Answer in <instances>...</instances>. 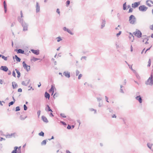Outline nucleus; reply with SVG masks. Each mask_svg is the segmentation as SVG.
<instances>
[{
  "mask_svg": "<svg viewBox=\"0 0 153 153\" xmlns=\"http://www.w3.org/2000/svg\"><path fill=\"white\" fill-rule=\"evenodd\" d=\"M145 84L146 85L152 86L153 85V74L152 73H151L150 76L148 79L145 82Z\"/></svg>",
  "mask_w": 153,
  "mask_h": 153,
  "instance_id": "nucleus-1",
  "label": "nucleus"
},
{
  "mask_svg": "<svg viewBox=\"0 0 153 153\" xmlns=\"http://www.w3.org/2000/svg\"><path fill=\"white\" fill-rule=\"evenodd\" d=\"M136 20V19L133 15H132L130 16L129 21L130 24H135Z\"/></svg>",
  "mask_w": 153,
  "mask_h": 153,
  "instance_id": "nucleus-2",
  "label": "nucleus"
},
{
  "mask_svg": "<svg viewBox=\"0 0 153 153\" xmlns=\"http://www.w3.org/2000/svg\"><path fill=\"white\" fill-rule=\"evenodd\" d=\"M133 34L138 38H140L142 37V33L139 30L137 29L135 32L133 33Z\"/></svg>",
  "mask_w": 153,
  "mask_h": 153,
  "instance_id": "nucleus-3",
  "label": "nucleus"
},
{
  "mask_svg": "<svg viewBox=\"0 0 153 153\" xmlns=\"http://www.w3.org/2000/svg\"><path fill=\"white\" fill-rule=\"evenodd\" d=\"M23 66L24 68L28 71L30 70V66L26 64L25 61L22 62Z\"/></svg>",
  "mask_w": 153,
  "mask_h": 153,
  "instance_id": "nucleus-4",
  "label": "nucleus"
},
{
  "mask_svg": "<svg viewBox=\"0 0 153 153\" xmlns=\"http://www.w3.org/2000/svg\"><path fill=\"white\" fill-rule=\"evenodd\" d=\"M21 24L23 27V31H27L28 30V25L27 23L24 22H22Z\"/></svg>",
  "mask_w": 153,
  "mask_h": 153,
  "instance_id": "nucleus-5",
  "label": "nucleus"
},
{
  "mask_svg": "<svg viewBox=\"0 0 153 153\" xmlns=\"http://www.w3.org/2000/svg\"><path fill=\"white\" fill-rule=\"evenodd\" d=\"M147 9L148 7L144 5H141L139 7V10L142 11H145Z\"/></svg>",
  "mask_w": 153,
  "mask_h": 153,
  "instance_id": "nucleus-6",
  "label": "nucleus"
},
{
  "mask_svg": "<svg viewBox=\"0 0 153 153\" xmlns=\"http://www.w3.org/2000/svg\"><path fill=\"white\" fill-rule=\"evenodd\" d=\"M135 99H136V100H138L140 103H142V99L141 96L140 95H139L138 96H137L135 97Z\"/></svg>",
  "mask_w": 153,
  "mask_h": 153,
  "instance_id": "nucleus-7",
  "label": "nucleus"
},
{
  "mask_svg": "<svg viewBox=\"0 0 153 153\" xmlns=\"http://www.w3.org/2000/svg\"><path fill=\"white\" fill-rule=\"evenodd\" d=\"M140 4V1L135 2L134 4H132V7L134 8H135L137 7Z\"/></svg>",
  "mask_w": 153,
  "mask_h": 153,
  "instance_id": "nucleus-8",
  "label": "nucleus"
},
{
  "mask_svg": "<svg viewBox=\"0 0 153 153\" xmlns=\"http://www.w3.org/2000/svg\"><path fill=\"white\" fill-rule=\"evenodd\" d=\"M0 70L3 71L5 72H7L8 71V68L5 66H1L0 68Z\"/></svg>",
  "mask_w": 153,
  "mask_h": 153,
  "instance_id": "nucleus-9",
  "label": "nucleus"
},
{
  "mask_svg": "<svg viewBox=\"0 0 153 153\" xmlns=\"http://www.w3.org/2000/svg\"><path fill=\"white\" fill-rule=\"evenodd\" d=\"M40 10V6L38 2H36V12L38 13L39 12Z\"/></svg>",
  "mask_w": 153,
  "mask_h": 153,
  "instance_id": "nucleus-10",
  "label": "nucleus"
},
{
  "mask_svg": "<svg viewBox=\"0 0 153 153\" xmlns=\"http://www.w3.org/2000/svg\"><path fill=\"white\" fill-rule=\"evenodd\" d=\"M31 51L34 54L36 55H38L39 53V50H35L34 49H31Z\"/></svg>",
  "mask_w": 153,
  "mask_h": 153,
  "instance_id": "nucleus-11",
  "label": "nucleus"
},
{
  "mask_svg": "<svg viewBox=\"0 0 153 153\" xmlns=\"http://www.w3.org/2000/svg\"><path fill=\"white\" fill-rule=\"evenodd\" d=\"M63 75L66 77L69 78L70 77V73L68 71H64L63 73Z\"/></svg>",
  "mask_w": 153,
  "mask_h": 153,
  "instance_id": "nucleus-12",
  "label": "nucleus"
},
{
  "mask_svg": "<svg viewBox=\"0 0 153 153\" xmlns=\"http://www.w3.org/2000/svg\"><path fill=\"white\" fill-rule=\"evenodd\" d=\"M15 51L17 52L18 53L24 54V51L21 49H15Z\"/></svg>",
  "mask_w": 153,
  "mask_h": 153,
  "instance_id": "nucleus-13",
  "label": "nucleus"
},
{
  "mask_svg": "<svg viewBox=\"0 0 153 153\" xmlns=\"http://www.w3.org/2000/svg\"><path fill=\"white\" fill-rule=\"evenodd\" d=\"M101 20L102 21V22L101 28V29H102L105 26V24L106 22H105V19H101Z\"/></svg>",
  "mask_w": 153,
  "mask_h": 153,
  "instance_id": "nucleus-14",
  "label": "nucleus"
},
{
  "mask_svg": "<svg viewBox=\"0 0 153 153\" xmlns=\"http://www.w3.org/2000/svg\"><path fill=\"white\" fill-rule=\"evenodd\" d=\"M3 5H4V12L5 13H6L7 11V5L6 2L5 1H4L3 2Z\"/></svg>",
  "mask_w": 153,
  "mask_h": 153,
  "instance_id": "nucleus-15",
  "label": "nucleus"
},
{
  "mask_svg": "<svg viewBox=\"0 0 153 153\" xmlns=\"http://www.w3.org/2000/svg\"><path fill=\"white\" fill-rule=\"evenodd\" d=\"M42 119L43 121L46 123H48V121L47 118L44 116H42Z\"/></svg>",
  "mask_w": 153,
  "mask_h": 153,
  "instance_id": "nucleus-16",
  "label": "nucleus"
},
{
  "mask_svg": "<svg viewBox=\"0 0 153 153\" xmlns=\"http://www.w3.org/2000/svg\"><path fill=\"white\" fill-rule=\"evenodd\" d=\"M54 86H53V85H52L51 86V88L49 90V92H52V95L53 94L54 92Z\"/></svg>",
  "mask_w": 153,
  "mask_h": 153,
  "instance_id": "nucleus-17",
  "label": "nucleus"
},
{
  "mask_svg": "<svg viewBox=\"0 0 153 153\" xmlns=\"http://www.w3.org/2000/svg\"><path fill=\"white\" fill-rule=\"evenodd\" d=\"M12 86L13 89L16 88L18 86L17 84L14 82H12Z\"/></svg>",
  "mask_w": 153,
  "mask_h": 153,
  "instance_id": "nucleus-18",
  "label": "nucleus"
},
{
  "mask_svg": "<svg viewBox=\"0 0 153 153\" xmlns=\"http://www.w3.org/2000/svg\"><path fill=\"white\" fill-rule=\"evenodd\" d=\"M18 21L21 24H22V22H25L23 21V19L22 18L20 17V16H18Z\"/></svg>",
  "mask_w": 153,
  "mask_h": 153,
  "instance_id": "nucleus-19",
  "label": "nucleus"
},
{
  "mask_svg": "<svg viewBox=\"0 0 153 153\" xmlns=\"http://www.w3.org/2000/svg\"><path fill=\"white\" fill-rule=\"evenodd\" d=\"M30 81V79H28V80L27 82V83H25V81H23L22 82V84L23 85L27 86L29 84Z\"/></svg>",
  "mask_w": 153,
  "mask_h": 153,
  "instance_id": "nucleus-20",
  "label": "nucleus"
},
{
  "mask_svg": "<svg viewBox=\"0 0 153 153\" xmlns=\"http://www.w3.org/2000/svg\"><path fill=\"white\" fill-rule=\"evenodd\" d=\"M45 97L46 98L49 99L50 97V95L47 92H46L45 94Z\"/></svg>",
  "mask_w": 153,
  "mask_h": 153,
  "instance_id": "nucleus-21",
  "label": "nucleus"
},
{
  "mask_svg": "<svg viewBox=\"0 0 153 153\" xmlns=\"http://www.w3.org/2000/svg\"><path fill=\"white\" fill-rule=\"evenodd\" d=\"M15 71H16V72L17 74V77H18V78H19V77H20V76H21V74H20V72H19V70L17 69H16Z\"/></svg>",
  "mask_w": 153,
  "mask_h": 153,
  "instance_id": "nucleus-22",
  "label": "nucleus"
},
{
  "mask_svg": "<svg viewBox=\"0 0 153 153\" xmlns=\"http://www.w3.org/2000/svg\"><path fill=\"white\" fill-rule=\"evenodd\" d=\"M149 37H147L146 35H143L142 36V39L143 40L146 39L148 41L149 39Z\"/></svg>",
  "mask_w": 153,
  "mask_h": 153,
  "instance_id": "nucleus-23",
  "label": "nucleus"
},
{
  "mask_svg": "<svg viewBox=\"0 0 153 153\" xmlns=\"http://www.w3.org/2000/svg\"><path fill=\"white\" fill-rule=\"evenodd\" d=\"M15 134V133H11L10 134H9L7 135V137L9 138V137H14Z\"/></svg>",
  "mask_w": 153,
  "mask_h": 153,
  "instance_id": "nucleus-24",
  "label": "nucleus"
},
{
  "mask_svg": "<svg viewBox=\"0 0 153 153\" xmlns=\"http://www.w3.org/2000/svg\"><path fill=\"white\" fill-rule=\"evenodd\" d=\"M15 57L16 60L18 62H20L21 61V59L17 55H15Z\"/></svg>",
  "mask_w": 153,
  "mask_h": 153,
  "instance_id": "nucleus-25",
  "label": "nucleus"
},
{
  "mask_svg": "<svg viewBox=\"0 0 153 153\" xmlns=\"http://www.w3.org/2000/svg\"><path fill=\"white\" fill-rule=\"evenodd\" d=\"M18 149L17 146H15L14 147V149L13 150L11 153H17V150Z\"/></svg>",
  "mask_w": 153,
  "mask_h": 153,
  "instance_id": "nucleus-26",
  "label": "nucleus"
},
{
  "mask_svg": "<svg viewBox=\"0 0 153 153\" xmlns=\"http://www.w3.org/2000/svg\"><path fill=\"white\" fill-rule=\"evenodd\" d=\"M45 110L47 111H51V112H53L52 110L50 108V107H49L47 109V107H45Z\"/></svg>",
  "mask_w": 153,
  "mask_h": 153,
  "instance_id": "nucleus-27",
  "label": "nucleus"
},
{
  "mask_svg": "<svg viewBox=\"0 0 153 153\" xmlns=\"http://www.w3.org/2000/svg\"><path fill=\"white\" fill-rule=\"evenodd\" d=\"M153 144L150 143H148L147 144V146L150 149H151Z\"/></svg>",
  "mask_w": 153,
  "mask_h": 153,
  "instance_id": "nucleus-28",
  "label": "nucleus"
},
{
  "mask_svg": "<svg viewBox=\"0 0 153 153\" xmlns=\"http://www.w3.org/2000/svg\"><path fill=\"white\" fill-rule=\"evenodd\" d=\"M40 59L36 58L34 57H33L32 59H31V60H33L34 62H35L38 60Z\"/></svg>",
  "mask_w": 153,
  "mask_h": 153,
  "instance_id": "nucleus-29",
  "label": "nucleus"
},
{
  "mask_svg": "<svg viewBox=\"0 0 153 153\" xmlns=\"http://www.w3.org/2000/svg\"><path fill=\"white\" fill-rule=\"evenodd\" d=\"M46 143V140H44L41 143L42 145H45Z\"/></svg>",
  "mask_w": 153,
  "mask_h": 153,
  "instance_id": "nucleus-30",
  "label": "nucleus"
},
{
  "mask_svg": "<svg viewBox=\"0 0 153 153\" xmlns=\"http://www.w3.org/2000/svg\"><path fill=\"white\" fill-rule=\"evenodd\" d=\"M123 10H125L126 9V2L125 3L123 4Z\"/></svg>",
  "mask_w": 153,
  "mask_h": 153,
  "instance_id": "nucleus-31",
  "label": "nucleus"
},
{
  "mask_svg": "<svg viewBox=\"0 0 153 153\" xmlns=\"http://www.w3.org/2000/svg\"><path fill=\"white\" fill-rule=\"evenodd\" d=\"M39 135L42 137H44V133L42 131H41L40 133L38 134Z\"/></svg>",
  "mask_w": 153,
  "mask_h": 153,
  "instance_id": "nucleus-32",
  "label": "nucleus"
},
{
  "mask_svg": "<svg viewBox=\"0 0 153 153\" xmlns=\"http://www.w3.org/2000/svg\"><path fill=\"white\" fill-rule=\"evenodd\" d=\"M59 95V94L56 93H55L53 95V98H55V97H57Z\"/></svg>",
  "mask_w": 153,
  "mask_h": 153,
  "instance_id": "nucleus-33",
  "label": "nucleus"
},
{
  "mask_svg": "<svg viewBox=\"0 0 153 153\" xmlns=\"http://www.w3.org/2000/svg\"><path fill=\"white\" fill-rule=\"evenodd\" d=\"M68 33H70V34L71 35H73L74 34V33L73 32H71L70 30L69 29H68V30H67V31Z\"/></svg>",
  "mask_w": 153,
  "mask_h": 153,
  "instance_id": "nucleus-34",
  "label": "nucleus"
},
{
  "mask_svg": "<svg viewBox=\"0 0 153 153\" xmlns=\"http://www.w3.org/2000/svg\"><path fill=\"white\" fill-rule=\"evenodd\" d=\"M14 103V101H11L9 103L8 105L10 106V105H12Z\"/></svg>",
  "mask_w": 153,
  "mask_h": 153,
  "instance_id": "nucleus-35",
  "label": "nucleus"
},
{
  "mask_svg": "<svg viewBox=\"0 0 153 153\" xmlns=\"http://www.w3.org/2000/svg\"><path fill=\"white\" fill-rule=\"evenodd\" d=\"M135 76L137 77V78L138 79H140V76L137 73L135 74Z\"/></svg>",
  "mask_w": 153,
  "mask_h": 153,
  "instance_id": "nucleus-36",
  "label": "nucleus"
},
{
  "mask_svg": "<svg viewBox=\"0 0 153 153\" xmlns=\"http://www.w3.org/2000/svg\"><path fill=\"white\" fill-rule=\"evenodd\" d=\"M27 117V116H26L25 117H22V115H21L20 117V119L21 120H24L26 117Z\"/></svg>",
  "mask_w": 153,
  "mask_h": 153,
  "instance_id": "nucleus-37",
  "label": "nucleus"
},
{
  "mask_svg": "<svg viewBox=\"0 0 153 153\" xmlns=\"http://www.w3.org/2000/svg\"><path fill=\"white\" fill-rule=\"evenodd\" d=\"M60 115L61 117L63 118H66V116L65 115V114L63 113H61L60 114Z\"/></svg>",
  "mask_w": 153,
  "mask_h": 153,
  "instance_id": "nucleus-38",
  "label": "nucleus"
},
{
  "mask_svg": "<svg viewBox=\"0 0 153 153\" xmlns=\"http://www.w3.org/2000/svg\"><path fill=\"white\" fill-rule=\"evenodd\" d=\"M70 1L69 0H68L67 1L66 3V5L67 7L68 6V5H69L70 4Z\"/></svg>",
  "mask_w": 153,
  "mask_h": 153,
  "instance_id": "nucleus-39",
  "label": "nucleus"
},
{
  "mask_svg": "<svg viewBox=\"0 0 153 153\" xmlns=\"http://www.w3.org/2000/svg\"><path fill=\"white\" fill-rule=\"evenodd\" d=\"M20 110V108L19 106H17L16 108V111H17Z\"/></svg>",
  "mask_w": 153,
  "mask_h": 153,
  "instance_id": "nucleus-40",
  "label": "nucleus"
},
{
  "mask_svg": "<svg viewBox=\"0 0 153 153\" xmlns=\"http://www.w3.org/2000/svg\"><path fill=\"white\" fill-rule=\"evenodd\" d=\"M2 59H3L4 60L7 61V57H5L3 55L2 57Z\"/></svg>",
  "mask_w": 153,
  "mask_h": 153,
  "instance_id": "nucleus-41",
  "label": "nucleus"
},
{
  "mask_svg": "<svg viewBox=\"0 0 153 153\" xmlns=\"http://www.w3.org/2000/svg\"><path fill=\"white\" fill-rule=\"evenodd\" d=\"M123 87V86L122 85H120V92L122 93H123L124 92L123 91V89L122 88Z\"/></svg>",
  "mask_w": 153,
  "mask_h": 153,
  "instance_id": "nucleus-42",
  "label": "nucleus"
},
{
  "mask_svg": "<svg viewBox=\"0 0 153 153\" xmlns=\"http://www.w3.org/2000/svg\"><path fill=\"white\" fill-rule=\"evenodd\" d=\"M27 109V107L26 105L25 104L24 105V109L25 111H26Z\"/></svg>",
  "mask_w": 153,
  "mask_h": 153,
  "instance_id": "nucleus-43",
  "label": "nucleus"
},
{
  "mask_svg": "<svg viewBox=\"0 0 153 153\" xmlns=\"http://www.w3.org/2000/svg\"><path fill=\"white\" fill-rule=\"evenodd\" d=\"M57 42H58L62 40V39L60 37H57Z\"/></svg>",
  "mask_w": 153,
  "mask_h": 153,
  "instance_id": "nucleus-44",
  "label": "nucleus"
},
{
  "mask_svg": "<svg viewBox=\"0 0 153 153\" xmlns=\"http://www.w3.org/2000/svg\"><path fill=\"white\" fill-rule=\"evenodd\" d=\"M148 65H147L148 67H150V66L151 65V59H149L148 62Z\"/></svg>",
  "mask_w": 153,
  "mask_h": 153,
  "instance_id": "nucleus-45",
  "label": "nucleus"
},
{
  "mask_svg": "<svg viewBox=\"0 0 153 153\" xmlns=\"http://www.w3.org/2000/svg\"><path fill=\"white\" fill-rule=\"evenodd\" d=\"M41 113V111L40 110H39L37 112V114L38 115V117H39V116L40 115Z\"/></svg>",
  "mask_w": 153,
  "mask_h": 153,
  "instance_id": "nucleus-46",
  "label": "nucleus"
},
{
  "mask_svg": "<svg viewBox=\"0 0 153 153\" xmlns=\"http://www.w3.org/2000/svg\"><path fill=\"white\" fill-rule=\"evenodd\" d=\"M90 111H94V113H96L97 111H96V110H95V109H94L93 108H90Z\"/></svg>",
  "mask_w": 153,
  "mask_h": 153,
  "instance_id": "nucleus-47",
  "label": "nucleus"
},
{
  "mask_svg": "<svg viewBox=\"0 0 153 153\" xmlns=\"http://www.w3.org/2000/svg\"><path fill=\"white\" fill-rule=\"evenodd\" d=\"M20 15H21V16L20 17L22 18L24 17L23 16V14L22 13V10H21L20 11Z\"/></svg>",
  "mask_w": 153,
  "mask_h": 153,
  "instance_id": "nucleus-48",
  "label": "nucleus"
},
{
  "mask_svg": "<svg viewBox=\"0 0 153 153\" xmlns=\"http://www.w3.org/2000/svg\"><path fill=\"white\" fill-rule=\"evenodd\" d=\"M87 57L86 56H82L81 58V60H82L83 59H84L85 60H86Z\"/></svg>",
  "mask_w": 153,
  "mask_h": 153,
  "instance_id": "nucleus-49",
  "label": "nucleus"
},
{
  "mask_svg": "<svg viewBox=\"0 0 153 153\" xmlns=\"http://www.w3.org/2000/svg\"><path fill=\"white\" fill-rule=\"evenodd\" d=\"M121 33V31H120L119 33L117 34L116 36L117 37H118L119 36H120Z\"/></svg>",
  "mask_w": 153,
  "mask_h": 153,
  "instance_id": "nucleus-50",
  "label": "nucleus"
},
{
  "mask_svg": "<svg viewBox=\"0 0 153 153\" xmlns=\"http://www.w3.org/2000/svg\"><path fill=\"white\" fill-rule=\"evenodd\" d=\"M71 128V125H68L67 127V128L68 129H70Z\"/></svg>",
  "mask_w": 153,
  "mask_h": 153,
  "instance_id": "nucleus-51",
  "label": "nucleus"
},
{
  "mask_svg": "<svg viewBox=\"0 0 153 153\" xmlns=\"http://www.w3.org/2000/svg\"><path fill=\"white\" fill-rule=\"evenodd\" d=\"M12 75L13 76L16 77V73L14 71H13Z\"/></svg>",
  "mask_w": 153,
  "mask_h": 153,
  "instance_id": "nucleus-52",
  "label": "nucleus"
},
{
  "mask_svg": "<svg viewBox=\"0 0 153 153\" xmlns=\"http://www.w3.org/2000/svg\"><path fill=\"white\" fill-rule=\"evenodd\" d=\"M60 123L62 124L63 125H64V126H65V125H66L67 124H66V123L65 122H64L63 121H61L60 122Z\"/></svg>",
  "mask_w": 153,
  "mask_h": 153,
  "instance_id": "nucleus-53",
  "label": "nucleus"
},
{
  "mask_svg": "<svg viewBox=\"0 0 153 153\" xmlns=\"http://www.w3.org/2000/svg\"><path fill=\"white\" fill-rule=\"evenodd\" d=\"M79 73V71L78 70H77L76 71V75L77 76Z\"/></svg>",
  "mask_w": 153,
  "mask_h": 153,
  "instance_id": "nucleus-54",
  "label": "nucleus"
},
{
  "mask_svg": "<svg viewBox=\"0 0 153 153\" xmlns=\"http://www.w3.org/2000/svg\"><path fill=\"white\" fill-rule=\"evenodd\" d=\"M146 4L149 7H151L152 6L151 5L148 3V2H147V1H146Z\"/></svg>",
  "mask_w": 153,
  "mask_h": 153,
  "instance_id": "nucleus-55",
  "label": "nucleus"
},
{
  "mask_svg": "<svg viewBox=\"0 0 153 153\" xmlns=\"http://www.w3.org/2000/svg\"><path fill=\"white\" fill-rule=\"evenodd\" d=\"M68 29L66 27H64L63 28V30L65 31H67V30H68Z\"/></svg>",
  "mask_w": 153,
  "mask_h": 153,
  "instance_id": "nucleus-56",
  "label": "nucleus"
},
{
  "mask_svg": "<svg viewBox=\"0 0 153 153\" xmlns=\"http://www.w3.org/2000/svg\"><path fill=\"white\" fill-rule=\"evenodd\" d=\"M133 9L131 8H130L129 9L128 13H131L133 11Z\"/></svg>",
  "mask_w": 153,
  "mask_h": 153,
  "instance_id": "nucleus-57",
  "label": "nucleus"
},
{
  "mask_svg": "<svg viewBox=\"0 0 153 153\" xmlns=\"http://www.w3.org/2000/svg\"><path fill=\"white\" fill-rule=\"evenodd\" d=\"M149 28L151 30H153V24L150 26Z\"/></svg>",
  "mask_w": 153,
  "mask_h": 153,
  "instance_id": "nucleus-58",
  "label": "nucleus"
},
{
  "mask_svg": "<svg viewBox=\"0 0 153 153\" xmlns=\"http://www.w3.org/2000/svg\"><path fill=\"white\" fill-rule=\"evenodd\" d=\"M56 12L57 13L59 14H60V11H59V8H57L56 9Z\"/></svg>",
  "mask_w": 153,
  "mask_h": 153,
  "instance_id": "nucleus-59",
  "label": "nucleus"
},
{
  "mask_svg": "<svg viewBox=\"0 0 153 153\" xmlns=\"http://www.w3.org/2000/svg\"><path fill=\"white\" fill-rule=\"evenodd\" d=\"M97 100L99 102H100V101L101 100H102L101 98H98V97H97Z\"/></svg>",
  "mask_w": 153,
  "mask_h": 153,
  "instance_id": "nucleus-60",
  "label": "nucleus"
},
{
  "mask_svg": "<svg viewBox=\"0 0 153 153\" xmlns=\"http://www.w3.org/2000/svg\"><path fill=\"white\" fill-rule=\"evenodd\" d=\"M82 76V74H79V75L78 79H81V77Z\"/></svg>",
  "mask_w": 153,
  "mask_h": 153,
  "instance_id": "nucleus-61",
  "label": "nucleus"
},
{
  "mask_svg": "<svg viewBox=\"0 0 153 153\" xmlns=\"http://www.w3.org/2000/svg\"><path fill=\"white\" fill-rule=\"evenodd\" d=\"M107 109L110 112H112L113 111V110L109 108H108Z\"/></svg>",
  "mask_w": 153,
  "mask_h": 153,
  "instance_id": "nucleus-62",
  "label": "nucleus"
},
{
  "mask_svg": "<svg viewBox=\"0 0 153 153\" xmlns=\"http://www.w3.org/2000/svg\"><path fill=\"white\" fill-rule=\"evenodd\" d=\"M18 92H22V90L21 88H19L18 89Z\"/></svg>",
  "mask_w": 153,
  "mask_h": 153,
  "instance_id": "nucleus-63",
  "label": "nucleus"
},
{
  "mask_svg": "<svg viewBox=\"0 0 153 153\" xmlns=\"http://www.w3.org/2000/svg\"><path fill=\"white\" fill-rule=\"evenodd\" d=\"M52 112H51L50 114H49V116L50 117H54V115H53V114L52 113Z\"/></svg>",
  "mask_w": 153,
  "mask_h": 153,
  "instance_id": "nucleus-64",
  "label": "nucleus"
}]
</instances>
